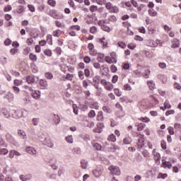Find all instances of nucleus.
Here are the masks:
<instances>
[{"mask_svg":"<svg viewBox=\"0 0 181 181\" xmlns=\"http://www.w3.org/2000/svg\"><path fill=\"white\" fill-rule=\"evenodd\" d=\"M105 62L108 63V64H116L117 59V53L112 52L110 53V56H106L105 57Z\"/></svg>","mask_w":181,"mask_h":181,"instance_id":"nucleus-1","label":"nucleus"},{"mask_svg":"<svg viewBox=\"0 0 181 181\" xmlns=\"http://www.w3.org/2000/svg\"><path fill=\"white\" fill-rule=\"evenodd\" d=\"M106 9L110 12V13H118L119 12V8H118L116 6H112V4L111 2L107 3V1L105 4Z\"/></svg>","mask_w":181,"mask_h":181,"instance_id":"nucleus-2","label":"nucleus"},{"mask_svg":"<svg viewBox=\"0 0 181 181\" xmlns=\"http://www.w3.org/2000/svg\"><path fill=\"white\" fill-rule=\"evenodd\" d=\"M137 149H141V148H144V146H145V136L142 134H139L137 136Z\"/></svg>","mask_w":181,"mask_h":181,"instance_id":"nucleus-3","label":"nucleus"},{"mask_svg":"<svg viewBox=\"0 0 181 181\" xmlns=\"http://www.w3.org/2000/svg\"><path fill=\"white\" fill-rule=\"evenodd\" d=\"M100 83L107 91H112V90H114V85L111 83V82L107 81L105 79H102Z\"/></svg>","mask_w":181,"mask_h":181,"instance_id":"nucleus-4","label":"nucleus"},{"mask_svg":"<svg viewBox=\"0 0 181 181\" xmlns=\"http://www.w3.org/2000/svg\"><path fill=\"white\" fill-rule=\"evenodd\" d=\"M98 26L100 27L102 30L104 32H107V33H110L111 30H112V28H110L108 25H105V21L104 20H100L98 22Z\"/></svg>","mask_w":181,"mask_h":181,"instance_id":"nucleus-5","label":"nucleus"},{"mask_svg":"<svg viewBox=\"0 0 181 181\" xmlns=\"http://www.w3.org/2000/svg\"><path fill=\"white\" fill-rule=\"evenodd\" d=\"M108 170H110V175H115V176H119V175H121V170H119V167L110 165L108 168Z\"/></svg>","mask_w":181,"mask_h":181,"instance_id":"nucleus-6","label":"nucleus"},{"mask_svg":"<svg viewBox=\"0 0 181 181\" xmlns=\"http://www.w3.org/2000/svg\"><path fill=\"white\" fill-rule=\"evenodd\" d=\"M88 53L90 56H97V51L94 49V44L88 43Z\"/></svg>","mask_w":181,"mask_h":181,"instance_id":"nucleus-7","label":"nucleus"},{"mask_svg":"<svg viewBox=\"0 0 181 181\" xmlns=\"http://www.w3.org/2000/svg\"><path fill=\"white\" fill-rule=\"evenodd\" d=\"M180 47V40L177 38H174L171 40V48L172 49H177V47Z\"/></svg>","mask_w":181,"mask_h":181,"instance_id":"nucleus-8","label":"nucleus"},{"mask_svg":"<svg viewBox=\"0 0 181 181\" xmlns=\"http://www.w3.org/2000/svg\"><path fill=\"white\" fill-rule=\"evenodd\" d=\"M172 166L173 165L170 161H166L165 159L162 160L161 168H163L164 169H172Z\"/></svg>","mask_w":181,"mask_h":181,"instance_id":"nucleus-9","label":"nucleus"},{"mask_svg":"<svg viewBox=\"0 0 181 181\" xmlns=\"http://www.w3.org/2000/svg\"><path fill=\"white\" fill-rule=\"evenodd\" d=\"M152 153L154 156L156 163H159L160 162V153L156 152V149H153Z\"/></svg>","mask_w":181,"mask_h":181,"instance_id":"nucleus-10","label":"nucleus"},{"mask_svg":"<svg viewBox=\"0 0 181 181\" xmlns=\"http://www.w3.org/2000/svg\"><path fill=\"white\" fill-rule=\"evenodd\" d=\"M49 15V16H52V18H54V19H62V17L57 13L56 10H51Z\"/></svg>","mask_w":181,"mask_h":181,"instance_id":"nucleus-11","label":"nucleus"},{"mask_svg":"<svg viewBox=\"0 0 181 181\" xmlns=\"http://www.w3.org/2000/svg\"><path fill=\"white\" fill-rule=\"evenodd\" d=\"M98 42L102 45L103 49H107L108 47V42L105 40V37L99 38Z\"/></svg>","mask_w":181,"mask_h":181,"instance_id":"nucleus-12","label":"nucleus"},{"mask_svg":"<svg viewBox=\"0 0 181 181\" xmlns=\"http://www.w3.org/2000/svg\"><path fill=\"white\" fill-rule=\"evenodd\" d=\"M92 172L95 177H100V176L103 175V168H97L95 170H93Z\"/></svg>","mask_w":181,"mask_h":181,"instance_id":"nucleus-13","label":"nucleus"},{"mask_svg":"<svg viewBox=\"0 0 181 181\" xmlns=\"http://www.w3.org/2000/svg\"><path fill=\"white\" fill-rule=\"evenodd\" d=\"M62 78L63 81H66V80H67L68 81H73V78H74V74H67L66 76H63Z\"/></svg>","mask_w":181,"mask_h":181,"instance_id":"nucleus-14","label":"nucleus"},{"mask_svg":"<svg viewBox=\"0 0 181 181\" xmlns=\"http://www.w3.org/2000/svg\"><path fill=\"white\" fill-rule=\"evenodd\" d=\"M25 151L30 155H36L37 153L36 149L31 146L26 147Z\"/></svg>","mask_w":181,"mask_h":181,"instance_id":"nucleus-15","label":"nucleus"},{"mask_svg":"<svg viewBox=\"0 0 181 181\" xmlns=\"http://www.w3.org/2000/svg\"><path fill=\"white\" fill-rule=\"evenodd\" d=\"M158 80H160L163 84L168 81V77L165 74H158L157 76Z\"/></svg>","mask_w":181,"mask_h":181,"instance_id":"nucleus-16","label":"nucleus"},{"mask_svg":"<svg viewBox=\"0 0 181 181\" xmlns=\"http://www.w3.org/2000/svg\"><path fill=\"white\" fill-rule=\"evenodd\" d=\"M0 115H2L4 118H9L11 117L9 112L5 108L1 109Z\"/></svg>","mask_w":181,"mask_h":181,"instance_id":"nucleus-17","label":"nucleus"},{"mask_svg":"<svg viewBox=\"0 0 181 181\" xmlns=\"http://www.w3.org/2000/svg\"><path fill=\"white\" fill-rule=\"evenodd\" d=\"M62 30L57 29L52 32V36H54V37H60L62 36Z\"/></svg>","mask_w":181,"mask_h":181,"instance_id":"nucleus-18","label":"nucleus"},{"mask_svg":"<svg viewBox=\"0 0 181 181\" xmlns=\"http://www.w3.org/2000/svg\"><path fill=\"white\" fill-rule=\"evenodd\" d=\"M31 95L33 98L37 100L38 98H40V92L39 90H34L32 92Z\"/></svg>","mask_w":181,"mask_h":181,"instance_id":"nucleus-19","label":"nucleus"},{"mask_svg":"<svg viewBox=\"0 0 181 181\" xmlns=\"http://www.w3.org/2000/svg\"><path fill=\"white\" fill-rule=\"evenodd\" d=\"M132 142V138L129 136H127L123 139V144L124 145H129Z\"/></svg>","mask_w":181,"mask_h":181,"instance_id":"nucleus-20","label":"nucleus"},{"mask_svg":"<svg viewBox=\"0 0 181 181\" xmlns=\"http://www.w3.org/2000/svg\"><path fill=\"white\" fill-rule=\"evenodd\" d=\"M109 142H117V136L114 134H111L107 136Z\"/></svg>","mask_w":181,"mask_h":181,"instance_id":"nucleus-21","label":"nucleus"},{"mask_svg":"<svg viewBox=\"0 0 181 181\" xmlns=\"http://www.w3.org/2000/svg\"><path fill=\"white\" fill-rule=\"evenodd\" d=\"M147 85L148 86L150 90H155V88H156V85L153 81H147Z\"/></svg>","mask_w":181,"mask_h":181,"instance_id":"nucleus-22","label":"nucleus"},{"mask_svg":"<svg viewBox=\"0 0 181 181\" xmlns=\"http://www.w3.org/2000/svg\"><path fill=\"white\" fill-rule=\"evenodd\" d=\"M100 70L103 74H105V73H108V67H107L106 64L100 66Z\"/></svg>","mask_w":181,"mask_h":181,"instance_id":"nucleus-23","label":"nucleus"},{"mask_svg":"<svg viewBox=\"0 0 181 181\" xmlns=\"http://www.w3.org/2000/svg\"><path fill=\"white\" fill-rule=\"evenodd\" d=\"M40 86L42 87V88H47L48 84H47V81L41 79L40 81Z\"/></svg>","mask_w":181,"mask_h":181,"instance_id":"nucleus-24","label":"nucleus"},{"mask_svg":"<svg viewBox=\"0 0 181 181\" xmlns=\"http://www.w3.org/2000/svg\"><path fill=\"white\" fill-rule=\"evenodd\" d=\"M90 108H93L95 110H98L100 108V106L98 105V103L97 102H92L89 105Z\"/></svg>","mask_w":181,"mask_h":181,"instance_id":"nucleus-25","label":"nucleus"},{"mask_svg":"<svg viewBox=\"0 0 181 181\" xmlns=\"http://www.w3.org/2000/svg\"><path fill=\"white\" fill-rule=\"evenodd\" d=\"M96 119H97V121H103L104 120V115L103 114L102 111H100L98 112Z\"/></svg>","mask_w":181,"mask_h":181,"instance_id":"nucleus-26","label":"nucleus"},{"mask_svg":"<svg viewBox=\"0 0 181 181\" xmlns=\"http://www.w3.org/2000/svg\"><path fill=\"white\" fill-rule=\"evenodd\" d=\"M29 59L30 60H31V62H37V56H36V54H33V53H30L29 54Z\"/></svg>","mask_w":181,"mask_h":181,"instance_id":"nucleus-27","label":"nucleus"},{"mask_svg":"<svg viewBox=\"0 0 181 181\" xmlns=\"http://www.w3.org/2000/svg\"><path fill=\"white\" fill-rule=\"evenodd\" d=\"M18 134L21 138H23V139H26V132L23 130H18Z\"/></svg>","mask_w":181,"mask_h":181,"instance_id":"nucleus-28","label":"nucleus"},{"mask_svg":"<svg viewBox=\"0 0 181 181\" xmlns=\"http://www.w3.org/2000/svg\"><path fill=\"white\" fill-rule=\"evenodd\" d=\"M27 82L28 84H32L35 81V76H28L26 77Z\"/></svg>","mask_w":181,"mask_h":181,"instance_id":"nucleus-29","label":"nucleus"},{"mask_svg":"<svg viewBox=\"0 0 181 181\" xmlns=\"http://www.w3.org/2000/svg\"><path fill=\"white\" fill-rule=\"evenodd\" d=\"M54 23H55V26H57V28H66V25L62 24V22H60L59 21H55Z\"/></svg>","mask_w":181,"mask_h":181,"instance_id":"nucleus-30","label":"nucleus"},{"mask_svg":"<svg viewBox=\"0 0 181 181\" xmlns=\"http://www.w3.org/2000/svg\"><path fill=\"white\" fill-rule=\"evenodd\" d=\"M145 127H146V124L144 123H140L137 126V131L139 132L144 131V129H145Z\"/></svg>","mask_w":181,"mask_h":181,"instance_id":"nucleus-31","label":"nucleus"},{"mask_svg":"<svg viewBox=\"0 0 181 181\" xmlns=\"http://www.w3.org/2000/svg\"><path fill=\"white\" fill-rule=\"evenodd\" d=\"M160 146H161L162 149H163L164 151H166V149H168V145L166 144V141L162 140L160 141Z\"/></svg>","mask_w":181,"mask_h":181,"instance_id":"nucleus-32","label":"nucleus"},{"mask_svg":"<svg viewBox=\"0 0 181 181\" xmlns=\"http://www.w3.org/2000/svg\"><path fill=\"white\" fill-rule=\"evenodd\" d=\"M47 4L49 6L54 8V6H56V0H47Z\"/></svg>","mask_w":181,"mask_h":181,"instance_id":"nucleus-33","label":"nucleus"},{"mask_svg":"<svg viewBox=\"0 0 181 181\" xmlns=\"http://www.w3.org/2000/svg\"><path fill=\"white\" fill-rule=\"evenodd\" d=\"M44 54H45V56H47L48 57H52V52L49 49H45L44 50Z\"/></svg>","mask_w":181,"mask_h":181,"instance_id":"nucleus-34","label":"nucleus"},{"mask_svg":"<svg viewBox=\"0 0 181 181\" xmlns=\"http://www.w3.org/2000/svg\"><path fill=\"white\" fill-rule=\"evenodd\" d=\"M93 148L94 149H95L96 151H101L102 149V146L101 144H98V143H93Z\"/></svg>","mask_w":181,"mask_h":181,"instance_id":"nucleus-35","label":"nucleus"},{"mask_svg":"<svg viewBox=\"0 0 181 181\" xmlns=\"http://www.w3.org/2000/svg\"><path fill=\"white\" fill-rule=\"evenodd\" d=\"M138 119H139V121H141V122H146V123L151 122V119H149L147 117H139Z\"/></svg>","mask_w":181,"mask_h":181,"instance_id":"nucleus-36","label":"nucleus"},{"mask_svg":"<svg viewBox=\"0 0 181 181\" xmlns=\"http://www.w3.org/2000/svg\"><path fill=\"white\" fill-rule=\"evenodd\" d=\"M81 28L80 27V25H71L69 28V30H81Z\"/></svg>","mask_w":181,"mask_h":181,"instance_id":"nucleus-37","label":"nucleus"},{"mask_svg":"<svg viewBox=\"0 0 181 181\" xmlns=\"http://www.w3.org/2000/svg\"><path fill=\"white\" fill-rule=\"evenodd\" d=\"M114 93L117 95V97H121L122 95V92H121L119 88H115Z\"/></svg>","mask_w":181,"mask_h":181,"instance_id":"nucleus-38","label":"nucleus"},{"mask_svg":"<svg viewBox=\"0 0 181 181\" xmlns=\"http://www.w3.org/2000/svg\"><path fill=\"white\" fill-rule=\"evenodd\" d=\"M168 174L160 173L157 177V179H166Z\"/></svg>","mask_w":181,"mask_h":181,"instance_id":"nucleus-39","label":"nucleus"},{"mask_svg":"<svg viewBox=\"0 0 181 181\" xmlns=\"http://www.w3.org/2000/svg\"><path fill=\"white\" fill-rule=\"evenodd\" d=\"M149 74H151V70L146 69L145 73L143 74L144 78H149Z\"/></svg>","mask_w":181,"mask_h":181,"instance_id":"nucleus-40","label":"nucleus"},{"mask_svg":"<svg viewBox=\"0 0 181 181\" xmlns=\"http://www.w3.org/2000/svg\"><path fill=\"white\" fill-rule=\"evenodd\" d=\"M81 166L82 169H87V162L86 160H81Z\"/></svg>","mask_w":181,"mask_h":181,"instance_id":"nucleus-41","label":"nucleus"},{"mask_svg":"<svg viewBox=\"0 0 181 181\" xmlns=\"http://www.w3.org/2000/svg\"><path fill=\"white\" fill-rule=\"evenodd\" d=\"M148 13H149L150 16H156L158 15V12H156L153 9H149Z\"/></svg>","mask_w":181,"mask_h":181,"instance_id":"nucleus-42","label":"nucleus"},{"mask_svg":"<svg viewBox=\"0 0 181 181\" xmlns=\"http://www.w3.org/2000/svg\"><path fill=\"white\" fill-rule=\"evenodd\" d=\"M25 11V8L23 6H18L17 8L16 12L17 13H23V12Z\"/></svg>","mask_w":181,"mask_h":181,"instance_id":"nucleus-43","label":"nucleus"},{"mask_svg":"<svg viewBox=\"0 0 181 181\" xmlns=\"http://www.w3.org/2000/svg\"><path fill=\"white\" fill-rule=\"evenodd\" d=\"M54 52L57 53V56H60V54H62V48L60 47H57Z\"/></svg>","mask_w":181,"mask_h":181,"instance_id":"nucleus-44","label":"nucleus"},{"mask_svg":"<svg viewBox=\"0 0 181 181\" xmlns=\"http://www.w3.org/2000/svg\"><path fill=\"white\" fill-rule=\"evenodd\" d=\"M26 43H27L28 46H32V45H33V43H35V41L33 40V39L32 37H30V38L27 39Z\"/></svg>","mask_w":181,"mask_h":181,"instance_id":"nucleus-45","label":"nucleus"},{"mask_svg":"<svg viewBox=\"0 0 181 181\" xmlns=\"http://www.w3.org/2000/svg\"><path fill=\"white\" fill-rule=\"evenodd\" d=\"M53 119L56 124L60 122V117H59V115H54Z\"/></svg>","mask_w":181,"mask_h":181,"instance_id":"nucleus-46","label":"nucleus"},{"mask_svg":"<svg viewBox=\"0 0 181 181\" xmlns=\"http://www.w3.org/2000/svg\"><path fill=\"white\" fill-rule=\"evenodd\" d=\"M127 47H128V49H130L131 50H134V49H135V47H136V44L131 42L127 45Z\"/></svg>","mask_w":181,"mask_h":181,"instance_id":"nucleus-47","label":"nucleus"},{"mask_svg":"<svg viewBox=\"0 0 181 181\" xmlns=\"http://www.w3.org/2000/svg\"><path fill=\"white\" fill-rule=\"evenodd\" d=\"M83 62L84 63H86V64H88V63H90L91 62V57H88V56H86L83 57Z\"/></svg>","mask_w":181,"mask_h":181,"instance_id":"nucleus-48","label":"nucleus"},{"mask_svg":"<svg viewBox=\"0 0 181 181\" xmlns=\"http://www.w3.org/2000/svg\"><path fill=\"white\" fill-rule=\"evenodd\" d=\"M117 46H119V47H121V49H125L127 47V44L124 42H117Z\"/></svg>","mask_w":181,"mask_h":181,"instance_id":"nucleus-49","label":"nucleus"},{"mask_svg":"<svg viewBox=\"0 0 181 181\" xmlns=\"http://www.w3.org/2000/svg\"><path fill=\"white\" fill-rule=\"evenodd\" d=\"M45 76L47 78V80H52V78H53V74L50 72L45 73Z\"/></svg>","mask_w":181,"mask_h":181,"instance_id":"nucleus-50","label":"nucleus"},{"mask_svg":"<svg viewBox=\"0 0 181 181\" xmlns=\"http://www.w3.org/2000/svg\"><path fill=\"white\" fill-rule=\"evenodd\" d=\"M8 152L6 148H0V155H8Z\"/></svg>","mask_w":181,"mask_h":181,"instance_id":"nucleus-51","label":"nucleus"},{"mask_svg":"<svg viewBox=\"0 0 181 181\" xmlns=\"http://www.w3.org/2000/svg\"><path fill=\"white\" fill-rule=\"evenodd\" d=\"M66 141L68 144H73V136H68L66 137Z\"/></svg>","mask_w":181,"mask_h":181,"instance_id":"nucleus-52","label":"nucleus"},{"mask_svg":"<svg viewBox=\"0 0 181 181\" xmlns=\"http://www.w3.org/2000/svg\"><path fill=\"white\" fill-rule=\"evenodd\" d=\"M98 6L92 5L90 6V12H97Z\"/></svg>","mask_w":181,"mask_h":181,"instance_id":"nucleus-53","label":"nucleus"},{"mask_svg":"<svg viewBox=\"0 0 181 181\" xmlns=\"http://www.w3.org/2000/svg\"><path fill=\"white\" fill-rule=\"evenodd\" d=\"M88 117L89 118H94L95 117V111L94 110H90L89 113L88 114Z\"/></svg>","mask_w":181,"mask_h":181,"instance_id":"nucleus-54","label":"nucleus"},{"mask_svg":"<svg viewBox=\"0 0 181 181\" xmlns=\"http://www.w3.org/2000/svg\"><path fill=\"white\" fill-rule=\"evenodd\" d=\"M22 83H23V81L22 80H18V79H15L14 80V86H21Z\"/></svg>","mask_w":181,"mask_h":181,"instance_id":"nucleus-55","label":"nucleus"},{"mask_svg":"<svg viewBox=\"0 0 181 181\" xmlns=\"http://www.w3.org/2000/svg\"><path fill=\"white\" fill-rule=\"evenodd\" d=\"M168 131L170 135H175V129H173V127H169L168 128Z\"/></svg>","mask_w":181,"mask_h":181,"instance_id":"nucleus-56","label":"nucleus"},{"mask_svg":"<svg viewBox=\"0 0 181 181\" xmlns=\"http://www.w3.org/2000/svg\"><path fill=\"white\" fill-rule=\"evenodd\" d=\"M141 153L144 158H149V152L148 150H144Z\"/></svg>","mask_w":181,"mask_h":181,"instance_id":"nucleus-57","label":"nucleus"},{"mask_svg":"<svg viewBox=\"0 0 181 181\" xmlns=\"http://www.w3.org/2000/svg\"><path fill=\"white\" fill-rule=\"evenodd\" d=\"M129 63H123L122 64V69H124V70H129Z\"/></svg>","mask_w":181,"mask_h":181,"instance_id":"nucleus-58","label":"nucleus"},{"mask_svg":"<svg viewBox=\"0 0 181 181\" xmlns=\"http://www.w3.org/2000/svg\"><path fill=\"white\" fill-rule=\"evenodd\" d=\"M69 69V66H67L66 65L64 64L61 66V70L62 71H63V73H66L67 70Z\"/></svg>","mask_w":181,"mask_h":181,"instance_id":"nucleus-59","label":"nucleus"},{"mask_svg":"<svg viewBox=\"0 0 181 181\" xmlns=\"http://www.w3.org/2000/svg\"><path fill=\"white\" fill-rule=\"evenodd\" d=\"M96 4H98V5H105V4L107 2V0H95Z\"/></svg>","mask_w":181,"mask_h":181,"instance_id":"nucleus-60","label":"nucleus"},{"mask_svg":"<svg viewBox=\"0 0 181 181\" xmlns=\"http://www.w3.org/2000/svg\"><path fill=\"white\" fill-rule=\"evenodd\" d=\"M90 33H92L93 35H94V33H97V27L95 26L90 27Z\"/></svg>","mask_w":181,"mask_h":181,"instance_id":"nucleus-61","label":"nucleus"},{"mask_svg":"<svg viewBox=\"0 0 181 181\" xmlns=\"http://www.w3.org/2000/svg\"><path fill=\"white\" fill-rule=\"evenodd\" d=\"M108 21L110 22H117V17L115 16H110L108 18Z\"/></svg>","mask_w":181,"mask_h":181,"instance_id":"nucleus-62","label":"nucleus"},{"mask_svg":"<svg viewBox=\"0 0 181 181\" xmlns=\"http://www.w3.org/2000/svg\"><path fill=\"white\" fill-rule=\"evenodd\" d=\"M103 111H104V112H107L110 114L111 112V109H110L107 106H103Z\"/></svg>","mask_w":181,"mask_h":181,"instance_id":"nucleus-63","label":"nucleus"},{"mask_svg":"<svg viewBox=\"0 0 181 181\" xmlns=\"http://www.w3.org/2000/svg\"><path fill=\"white\" fill-rule=\"evenodd\" d=\"M175 129H177V131H181V124L179 123H175L174 124Z\"/></svg>","mask_w":181,"mask_h":181,"instance_id":"nucleus-64","label":"nucleus"}]
</instances>
